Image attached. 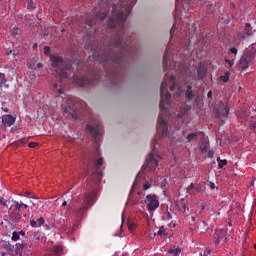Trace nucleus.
Returning a JSON list of instances; mask_svg holds the SVG:
<instances>
[{"label":"nucleus","mask_w":256,"mask_h":256,"mask_svg":"<svg viewBox=\"0 0 256 256\" xmlns=\"http://www.w3.org/2000/svg\"><path fill=\"white\" fill-rule=\"evenodd\" d=\"M101 166H103V158H99L94 164V171L91 172V179L96 183H101L103 179V173L101 172Z\"/></svg>","instance_id":"nucleus-5"},{"label":"nucleus","mask_w":256,"mask_h":256,"mask_svg":"<svg viewBox=\"0 0 256 256\" xmlns=\"http://www.w3.org/2000/svg\"><path fill=\"white\" fill-rule=\"evenodd\" d=\"M211 253H212V251L210 249H208V250L204 251L203 256H209V255H211Z\"/></svg>","instance_id":"nucleus-46"},{"label":"nucleus","mask_w":256,"mask_h":256,"mask_svg":"<svg viewBox=\"0 0 256 256\" xmlns=\"http://www.w3.org/2000/svg\"><path fill=\"white\" fill-rule=\"evenodd\" d=\"M175 29H176V26L173 25V27H172L171 30H170L171 37L174 35Z\"/></svg>","instance_id":"nucleus-47"},{"label":"nucleus","mask_w":256,"mask_h":256,"mask_svg":"<svg viewBox=\"0 0 256 256\" xmlns=\"http://www.w3.org/2000/svg\"><path fill=\"white\" fill-rule=\"evenodd\" d=\"M14 207L16 211L19 213L22 209H28V205L22 202L14 201Z\"/></svg>","instance_id":"nucleus-25"},{"label":"nucleus","mask_w":256,"mask_h":256,"mask_svg":"<svg viewBox=\"0 0 256 256\" xmlns=\"http://www.w3.org/2000/svg\"><path fill=\"white\" fill-rule=\"evenodd\" d=\"M194 187H195V186H194V183H191L190 186H188V191L194 189Z\"/></svg>","instance_id":"nucleus-52"},{"label":"nucleus","mask_w":256,"mask_h":256,"mask_svg":"<svg viewBox=\"0 0 256 256\" xmlns=\"http://www.w3.org/2000/svg\"><path fill=\"white\" fill-rule=\"evenodd\" d=\"M93 201H94L93 194L85 193L84 204L79 209L75 210L76 215H78L79 217H83L84 213L88 211Z\"/></svg>","instance_id":"nucleus-6"},{"label":"nucleus","mask_w":256,"mask_h":256,"mask_svg":"<svg viewBox=\"0 0 256 256\" xmlns=\"http://www.w3.org/2000/svg\"><path fill=\"white\" fill-rule=\"evenodd\" d=\"M144 201L147 203L148 211L150 212L156 211L160 205L156 195H147Z\"/></svg>","instance_id":"nucleus-7"},{"label":"nucleus","mask_w":256,"mask_h":256,"mask_svg":"<svg viewBox=\"0 0 256 256\" xmlns=\"http://www.w3.org/2000/svg\"><path fill=\"white\" fill-rule=\"evenodd\" d=\"M254 249L256 250V244H254Z\"/></svg>","instance_id":"nucleus-62"},{"label":"nucleus","mask_w":256,"mask_h":256,"mask_svg":"<svg viewBox=\"0 0 256 256\" xmlns=\"http://www.w3.org/2000/svg\"><path fill=\"white\" fill-rule=\"evenodd\" d=\"M53 90L54 91L58 90V84H53Z\"/></svg>","instance_id":"nucleus-55"},{"label":"nucleus","mask_w":256,"mask_h":256,"mask_svg":"<svg viewBox=\"0 0 256 256\" xmlns=\"http://www.w3.org/2000/svg\"><path fill=\"white\" fill-rule=\"evenodd\" d=\"M251 63H253V59L252 58H248L246 56V54H244L241 58H240V65L242 67V70H247L250 68Z\"/></svg>","instance_id":"nucleus-18"},{"label":"nucleus","mask_w":256,"mask_h":256,"mask_svg":"<svg viewBox=\"0 0 256 256\" xmlns=\"http://www.w3.org/2000/svg\"><path fill=\"white\" fill-rule=\"evenodd\" d=\"M171 57H172V53H171L170 42H169L163 58L164 72H167L169 70L170 65L173 63V60H171Z\"/></svg>","instance_id":"nucleus-11"},{"label":"nucleus","mask_w":256,"mask_h":256,"mask_svg":"<svg viewBox=\"0 0 256 256\" xmlns=\"http://www.w3.org/2000/svg\"><path fill=\"white\" fill-rule=\"evenodd\" d=\"M168 256H172V255L170 254V255H168Z\"/></svg>","instance_id":"nucleus-64"},{"label":"nucleus","mask_w":256,"mask_h":256,"mask_svg":"<svg viewBox=\"0 0 256 256\" xmlns=\"http://www.w3.org/2000/svg\"><path fill=\"white\" fill-rule=\"evenodd\" d=\"M101 11L96 14L98 20L103 21L109 15L107 25L110 28L117 29V34L110 40L109 48L107 50L101 47L92 48V55L94 61L97 63H104L102 65L106 80L112 85H117L121 79L122 70L128 64V56L133 55V48L124 41L125 21L128 15L132 12L134 6L133 1L120 2L115 5L111 0H103L99 5Z\"/></svg>","instance_id":"nucleus-1"},{"label":"nucleus","mask_w":256,"mask_h":256,"mask_svg":"<svg viewBox=\"0 0 256 256\" xmlns=\"http://www.w3.org/2000/svg\"><path fill=\"white\" fill-rule=\"evenodd\" d=\"M136 228V224L134 222H128L129 231H133Z\"/></svg>","instance_id":"nucleus-37"},{"label":"nucleus","mask_w":256,"mask_h":256,"mask_svg":"<svg viewBox=\"0 0 256 256\" xmlns=\"http://www.w3.org/2000/svg\"><path fill=\"white\" fill-rule=\"evenodd\" d=\"M216 161L218 163V168L220 169L224 168L228 164V161L225 159L221 160V158H217Z\"/></svg>","instance_id":"nucleus-30"},{"label":"nucleus","mask_w":256,"mask_h":256,"mask_svg":"<svg viewBox=\"0 0 256 256\" xmlns=\"http://www.w3.org/2000/svg\"><path fill=\"white\" fill-rule=\"evenodd\" d=\"M62 252L63 248L61 246H55L50 252L45 253L43 256H61Z\"/></svg>","instance_id":"nucleus-19"},{"label":"nucleus","mask_w":256,"mask_h":256,"mask_svg":"<svg viewBox=\"0 0 256 256\" xmlns=\"http://www.w3.org/2000/svg\"><path fill=\"white\" fill-rule=\"evenodd\" d=\"M50 61L60 80L69 78L68 71L72 69V63L69 60H65L61 56L50 55Z\"/></svg>","instance_id":"nucleus-4"},{"label":"nucleus","mask_w":256,"mask_h":256,"mask_svg":"<svg viewBox=\"0 0 256 256\" xmlns=\"http://www.w3.org/2000/svg\"><path fill=\"white\" fill-rule=\"evenodd\" d=\"M255 34V30L250 23L245 24L244 30L238 34V39L240 41H245L246 39L250 38Z\"/></svg>","instance_id":"nucleus-8"},{"label":"nucleus","mask_w":256,"mask_h":256,"mask_svg":"<svg viewBox=\"0 0 256 256\" xmlns=\"http://www.w3.org/2000/svg\"><path fill=\"white\" fill-rule=\"evenodd\" d=\"M235 59H236V56H232L231 57V60L230 59H227L225 58V64L228 65L230 68H233L234 65H235Z\"/></svg>","instance_id":"nucleus-28"},{"label":"nucleus","mask_w":256,"mask_h":256,"mask_svg":"<svg viewBox=\"0 0 256 256\" xmlns=\"http://www.w3.org/2000/svg\"><path fill=\"white\" fill-rule=\"evenodd\" d=\"M51 53V48L49 46L44 47V55H50Z\"/></svg>","instance_id":"nucleus-40"},{"label":"nucleus","mask_w":256,"mask_h":256,"mask_svg":"<svg viewBox=\"0 0 256 256\" xmlns=\"http://www.w3.org/2000/svg\"><path fill=\"white\" fill-rule=\"evenodd\" d=\"M26 141H27L26 138H21V139L19 140V142L22 143V144H25Z\"/></svg>","instance_id":"nucleus-53"},{"label":"nucleus","mask_w":256,"mask_h":256,"mask_svg":"<svg viewBox=\"0 0 256 256\" xmlns=\"http://www.w3.org/2000/svg\"><path fill=\"white\" fill-rule=\"evenodd\" d=\"M230 53H232L233 55H237L238 49L236 47H232L230 48Z\"/></svg>","instance_id":"nucleus-41"},{"label":"nucleus","mask_w":256,"mask_h":256,"mask_svg":"<svg viewBox=\"0 0 256 256\" xmlns=\"http://www.w3.org/2000/svg\"><path fill=\"white\" fill-rule=\"evenodd\" d=\"M150 187H151V184H149V183H146L143 186L144 190H148Z\"/></svg>","instance_id":"nucleus-50"},{"label":"nucleus","mask_w":256,"mask_h":256,"mask_svg":"<svg viewBox=\"0 0 256 256\" xmlns=\"http://www.w3.org/2000/svg\"><path fill=\"white\" fill-rule=\"evenodd\" d=\"M158 155H155L154 152L150 153L149 157L146 160V168L150 171H155V169L159 166Z\"/></svg>","instance_id":"nucleus-9"},{"label":"nucleus","mask_w":256,"mask_h":256,"mask_svg":"<svg viewBox=\"0 0 256 256\" xmlns=\"http://www.w3.org/2000/svg\"><path fill=\"white\" fill-rule=\"evenodd\" d=\"M182 252V249L179 246H174L168 250V254L172 256H179Z\"/></svg>","instance_id":"nucleus-24"},{"label":"nucleus","mask_w":256,"mask_h":256,"mask_svg":"<svg viewBox=\"0 0 256 256\" xmlns=\"http://www.w3.org/2000/svg\"><path fill=\"white\" fill-rule=\"evenodd\" d=\"M20 239V233L18 232H13V237L12 240L17 242Z\"/></svg>","instance_id":"nucleus-34"},{"label":"nucleus","mask_w":256,"mask_h":256,"mask_svg":"<svg viewBox=\"0 0 256 256\" xmlns=\"http://www.w3.org/2000/svg\"><path fill=\"white\" fill-rule=\"evenodd\" d=\"M196 78L198 81L204 80L207 77L208 74V68L205 66V64L200 63L198 65Z\"/></svg>","instance_id":"nucleus-15"},{"label":"nucleus","mask_w":256,"mask_h":256,"mask_svg":"<svg viewBox=\"0 0 256 256\" xmlns=\"http://www.w3.org/2000/svg\"><path fill=\"white\" fill-rule=\"evenodd\" d=\"M0 203L3 205V207H7L8 206V201L5 200L4 197H0Z\"/></svg>","instance_id":"nucleus-39"},{"label":"nucleus","mask_w":256,"mask_h":256,"mask_svg":"<svg viewBox=\"0 0 256 256\" xmlns=\"http://www.w3.org/2000/svg\"><path fill=\"white\" fill-rule=\"evenodd\" d=\"M184 96H186V100L188 101H192L195 98V93L191 85L186 86V93H184Z\"/></svg>","instance_id":"nucleus-20"},{"label":"nucleus","mask_w":256,"mask_h":256,"mask_svg":"<svg viewBox=\"0 0 256 256\" xmlns=\"http://www.w3.org/2000/svg\"><path fill=\"white\" fill-rule=\"evenodd\" d=\"M20 34V29L18 27H15L13 30H12V35L13 37H16L17 35Z\"/></svg>","instance_id":"nucleus-36"},{"label":"nucleus","mask_w":256,"mask_h":256,"mask_svg":"<svg viewBox=\"0 0 256 256\" xmlns=\"http://www.w3.org/2000/svg\"><path fill=\"white\" fill-rule=\"evenodd\" d=\"M156 144H157V140H156V138H154V139L152 140V148H153V151H154V149H155Z\"/></svg>","instance_id":"nucleus-48"},{"label":"nucleus","mask_w":256,"mask_h":256,"mask_svg":"<svg viewBox=\"0 0 256 256\" xmlns=\"http://www.w3.org/2000/svg\"><path fill=\"white\" fill-rule=\"evenodd\" d=\"M207 157L210 158V159H212V158L214 157V151H213V150L208 151V152H207Z\"/></svg>","instance_id":"nucleus-43"},{"label":"nucleus","mask_w":256,"mask_h":256,"mask_svg":"<svg viewBox=\"0 0 256 256\" xmlns=\"http://www.w3.org/2000/svg\"><path fill=\"white\" fill-rule=\"evenodd\" d=\"M183 135L185 136V135H186V132H183Z\"/></svg>","instance_id":"nucleus-63"},{"label":"nucleus","mask_w":256,"mask_h":256,"mask_svg":"<svg viewBox=\"0 0 256 256\" xmlns=\"http://www.w3.org/2000/svg\"><path fill=\"white\" fill-rule=\"evenodd\" d=\"M24 197H28V198H35L34 196L31 195V192H24Z\"/></svg>","instance_id":"nucleus-44"},{"label":"nucleus","mask_w":256,"mask_h":256,"mask_svg":"<svg viewBox=\"0 0 256 256\" xmlns=\"http://www.w3.org/2000/svg\"><path fill=\"white\" fill-rule=\"evenodd\" d=\"M198 135H199L198 132L188 134V136H186V140H188V143H191L192 140H197Z\"/></svg>","instance_id":"nucleus-29"},{"label":"nucleus","mask_w":256,"mask_h":256,"mask_svg":"<svg viewBox=\"0 0 256 256\" xmlns=\"http://www.w3.org/2000/svg\"><path fill=\"white\" fill-rule=\"evenodd\" d=\"M226 236V230L224 229H218L215 231L213 238L216 239L215 240V245L219 246L221 241L225 238Z\"/></svg>","instance_id":"nucleus-16"},{"label":"nucleus","mask_w":256,"mask_h":256,"mask_svg":"<svg viewBox=\"0 0 256 256\" xmlns=\"http://www.w3.org/2000/svg\"><path fill=\"white\" fill-rule=\"evenodd\" d=\"M15 122L16 118L11 114L0 116V124L5 128L13 126Z\"/></svg>","instance_id":"nucleus-12"},{"label":"nucleus","mask_w":256,"mask_h":256,"mask_svg":"<svg viewBox=\"0 0 256 256\" xmlns=\"http://www.w3.org/2000/svg\"><path fill=\"white\" fill-rule=\"evenodd\" d=\"M2 110L5 112V113H8L9 112V109L7 107H2Z\"/></svg>","instance_id":"nucleus-56"},{"label":"nucleus","mask_w":256,"mask_h":256,"mask_svg":"<svg viewBox=\"0 0 256 256\" xmlns=\"http://www.w3.org/2000/svg\"><path fill=\"white\" fill-rule=\"evenodd\" d=\"M35 9H36L35 3L33 1H31V0H29L28 1V10L33 11Z\"/></svg>","instance_id":"nucleus-33"},{"label":"nucleus","mask_w":256,"mask_h":256,"mask_svg":"<svg viewBox=\"0 0 256 256\" xmlns=\"http://www.w3.org/2000/svg\"><path fill=\"white\" fill-rule=\"evenodd\" d=\"M73 83L79 87H86L90 85V80L87 77L73 75Z\"/></svg>","instance_id":"nucleus-14"},{"label":"nucleus","mask_w":256,"mask_h":256,"mask_svg":"<svg viewBox=\"0 0 256 256\" xmlns=\"http://www.w3.org/2000/svg\"><path fill=\"white\" fill-rule=\"evenodd\" d=\"M199 149L201 152H208L209 150V142H206V140H203L201 144L199 145Z\"/></svg>","instance_id":"nucleus-26"},{"label":"nucleus","mask_w":256,"mask_h":256,"mask_svg":"<svg viewBox=\"0 0 256 256\" xmlns=\"http://www.w3.org/2000/svg\"><path fill=\"white\" fill-rule=\"evenodd\" d=\"M212 97H213V92L212 91H208L207 98L211 99Z\"/></svg>","instance_id":"nucleus-51"},{"label":"nucleus","mask_w":256,"mask_h":256,"mask_svg":"<svg viewBox=\"0 0 256 256\" xmlns=\"http://www.w3.org/2000/svg\"><path fill=\"white\" fill-rule=\"evenodd\" d=\"M44 224H45V219L43 217L36 219L35 216H32L30 218V227L32 228H40Z\"/></svg>","instance_id":"nucleus-17"},{"label":"nucleus","mask_w":256,"mask_h":256,"mask_svg":"<svg viewBox=\"0 0 256 256\" xmlns=\"http://www.w3.org/2000/svg\"><path fill=\"white\" fill-rule=\"evenodd\" d=\"M229 114H230L229 106L226 105L225 103H221L217 112H216L217 118L222 119L224 117H228Z\"/></svg>","instance_id":"nucleus-13"},{"label":"nucleus","mask_w":256,"mask_h":256,"mask_svg":"<svg viewBox=\"0 0 256 256\" xmlns=\"http://www.w3.org/2000/svg\"><path fill=\"white\" fill-rule=\"evenodd\" d=\"M91 173V168L90 166L87 167V174H90Z\"/></svg>","instance_id":"nucleus-58"},{"label":"nucleus","mask_w":256,"mask_h":256,"mask_svg":"<svg viewBox=\"0 0 256 256\" xmlns=\"http://www.w3.org/2000/svg\"><path fill=\"white\" fill-rule=\"evenodd\" d=\"M175 80V76L167 74L160 88V115L158 117L157 132L161 133L163 138H166L169 135L167 119L171 108V93L168 91V86H170L171 92L175 91Z\"/></svg>","instance_id":"nucleus-2"},{"label":"nucleus","mask_w":256,"mask_h":256,"mask_svg":"<svg viewBox=\"0 0 256 256\" xmlns=\"http://www.w3.org/2000/svg\"><path fill=\"white\" fill-rule=\"evenodd\" d=\"M244 55H246L248 58H251L253 61H255V55H256V47L250 46L245 52Z\"/></svg>","instance_id":"nucleus-21"},{"label":"nucleus","mask_w":256,"mask_h":256,"mask_svg":"<svg viewBox=\"0 0 256 256\" xmlns=\"http://www.w3.org/2000/svg\"><path fill=\"white\" fill-rule=\"evenodd\" d=\"M89 194H92L93 199L97 197L98 192L94 190L93 192H89Z\"/></svg>","instance_id":"nucleus-45"},{"label":"nucleus","mask_w":256,"mask_h":256,"mask_svg":"<svg viewBox=\"0 0 256 256\" xmlns=\"http://www.w3.org/2000/svg\"><path fill=\"white\" fill-rule=\"evenodd\" d=\"M18 234H20V236H25L26 235V232L24 230L18 232Z\"/></svg>","instance_id":"nucleus-54"},{"label":"nucleus","mask_w":256,"mask_h":256,"mask_svg":"<svg viewBox=\"0 0 256 256\" xmlns=\"http://www.w3.org/2000/svg\"><path fill=\"white\" fill-rule=\"evenodd\" d=\"M67 204H68L67 201H63V202H62V207H67Z\"/></svg>","instance_id":"nucleus-57"},{"label":"nucleus","mask_w":256,"mask_h":256,"mask_svg":"<svg viewBox=\"0 0 256 256\" xmlns=\"http://www.w3.org/2000/svg\"><path fill=\"white\" fill-rule=\"evenodd\" d=\"M231 72L227 71L224 75L220 76V81L223 83H228L230 80Z\"/></svg>","instance_id":"nucleus-27"},{"label":"nucleus","mask_w":256,"mask_h":256,"mask_svg":"<svg viewBox=\"0 0 256 256\" xmlns=\"http://www.w3.org/2000/svg\"><path fill=\"white\" fill-rule=\"evenodd\" d=\"M191 110V106L190 105H184L181 109H180V113H178V119H183V117L185 115H187V113Z\"/></svg>","instance_id":"nucleus-22"},{"label":"nucleus","mask_w":256,"mask_h":256,"mask_svg":"<svg viewBox=\"0 0 256 256\" xmlns=\"http://www.w3.org/2000/svg\"><path fill=\"white\" fill-rule=\"evenodd\" d=\"M180 90H181V87L178 88V92H180Z\"/></svg>","instance_id":"nucleus-60"},{"label":"nucleus","mask_w":256,"mask_h":256,"mask_svg":"<svg viewBox=\"0 0 256 256\" xmlns=\"http://www.w3.org/2000/svg\"><path fill=\"white\" fill-rule=\"evenodd\" d=\"M209 187L211 190H214L216 188V185L213 182H209Z\"/></svg>","instance_id":"nucleus-49"},{"label":"nucleus","mask_w":256,"mask_h":256,"mask_svg":"<svg viewBox=\"0 0 256 256\" xmlns=\"http://www.w3.org/2000/svg\"><path fill=\"white\" fill-rule=\"evenodd\" d=\"M18 249H21V250L28 249V244L27 243H19Z\"/></svg>","instance_id":"nucleus-38"},{"label":"nucleus","mask_w":256,"mask_h":256,"mask_svg":"<svg viewBox=\"0 0 256 256\" xmlns=\"http://www.w3.org/2000/svg\"><path fill=\"white\" fill-rule=\"evenodd\" d=\"M179 3V0H176V4H178Z\"/></svg>","instance_id":"nucleus-61"},{"label":"nucleus","mask_w":256,"mask_h":256,"mask_svg":"<svg viewBox=\"0 0 256 256\" xmlns=\"http://www.w3.org/2000/svg\"><path fill=\"white\" fill-rule=\"evenodd\" d=\"M176 208H178V211H180V213H186L187 205L185 200L184 199L180 200V202L176 204Z\"/></svg>","instance_id":"nucleus-23"},{"label":"nucleus","mask_w":256,"mask_h":256,"mask_svg":"<svg viewBox=\"0 0 256 256\" xmlns=\"http://www.w3.org/2000/svg\"><path fill=\"white\" fill-rule=\"evenodd\" d=\"M55 103L57 107H61L65 114L70 115L73 119L78 120L79 103L78 100L67 96L64 93L62 82H60V88L57 90L55 96Z\"/></svg>","instance_id":"nucleus-3"},{"label":"nucleus","mask_w":256,"mask_h":256,"mask_svg":"<svg viewBox=\"0 0 256 256\" xmlns=\"http://www.w3.org/2000/svg\"><path fill=\"white\" fill-rule=\"evenodd\" d=\"M6 75L4 73L0 72V87H2L4 84H6Z\"/></svg>","instance_id":"nucleus-31"},{"label":"nucleus","mask_w":256,"mask_h":256,"mask_svg":"<svg viewBox=\"0 0 256 256\" xmlns=\"http://www.w3.org/2000/svg\"><path fill=\"white\" fill-rule=\"evenodd\" d=\"M1 256H6V252H2V253H1Z\"/></svg>","instance_id":"nucleus-59"},{"label":"nucleus","mask_w":256,"mask_h":256,"mask_svg":"<svg viewBox=\"0 0 256 256\" xmlns=\"http://www.w3.org/2000/svg\"><path fill=\"white\" fill-rule=\"evenodd\" d=\"M158 236H161V237H166L167 236V233H166V230L165 228L162 226L160 227L158 233H157Z\"/></svg>","instance_id":"nucleus-32"},{"label":"nucleus","mask_w":256,"mask_h":256,"mask_svg":"<svg viewBox=\"0 0 256 256\" xmlns=\"http://www.w3.org/2000/svg\"><path fill=\"white\" fill-rule=\"evenodd\" d=\"M86 130H88L94 139H97L98 136L103 135V125L101 124H96L94 126L87 124Z\"/></svg>","instance_id":"nucleus-10"},{"label":"nucleus","mask_w":256,"mask_h":256,"mask_svg":"<svg viewBox=\"0 0 256 256\" xmlns=\"http://www.w3.org/2000/svg\"><path fill=\"white\" fill-rule=\"evenodd\" d=\"M38 145H39L38 142H30V144H28V147L36 148Z\"/></svg>","instance_id":"nucleus-42"},{"label":"nucleus","mask_w":256,"mask_h":256,"mask_svg":"<svg viewBox=\"0 0 256 256\" xmlns=\"http://www.w3.org/2000/svg\"><path fill=\"white\" fill-rule=\"evenodd\" d=\"M85 24L89 27H93L96 24V22L94 20L88 19L85 21Z\"/></svg>","instance_id":"nucleus-35"}]
</instances>
